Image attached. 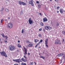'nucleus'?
Instances as JSON below:
<instances>
[{
  "label": "nucleus",
  "instance_id": "f257e3e1",
  "mask_svg": "<svg viewBox=\"0 0 65 65\" xmlns=\"http://www.w3.org/2000/svg\"><path fill=\"white\" fill-rule=\"evenodd\" d=\"M9 48L10 51H14V50L15 49V47L14 46L10 45L9 46Z\"/></svg>",
  "mask_w": 65,
  "mask_h": 65
},
{
  "label": "nucleus",
  "instance_id": "f03ea898",
  "mask_svg": "<svg viewBox=\"0 0 65 65\" xmlns=\"http://www.w3.org/2000/svg\"><path fill=\"white\" fill-rule=\"evenodd\" d=\"M0 53L2 56H4L5 57H7V55H6V53L4 51L1 52Z\"/></svg>",
  "mask_w": 65,
  "mask_h": 65
},
{
  "label": "nucleus",
  "instance_id": "7ed1b4c3",
  "mask_svg": "<svg viewBox=\"0 0 65 65\" xmlns=\"http://www.w3.org/2000/svg\"><path fill=\"white\" fill-rule=\"evenodd\" d=\"M54 44H61V42L60 40H55L54 42Z\"/></svg>",
  "mask_w": 65,
  "mask_h": 65
},
{
  "label": "nucleus",
  "instance_id": "20e7f679",
  "mask_svg": "<svg viewBox=\"0 0 65 65\" xmlns=\"http://www.w3.org/2000/svg\"><path fill=\"white\" fill-rule=\"evenodd\" d=\"M44 28L45 30H49L50 31V30L52 29V27L50 26H46Z\"/></svg>",
  "mask_w": 65,
  "mask_h": 65
},
{
  "label": "nucleus",
  "instance_id": "39448f33",
  "mask_svg": "<svg viewBox=\"0 0 65 65\" xmlns=\"http://www.w3.org/2000/svg\"><path fill=\"white\" fill-rule=\"evenodd\" d=\"M12 60L13 61H14V62H15L17 63H20L21 62V60L20 59L15 60L12 59Z\"/></svg>",
  "mask_w": 65,
  "mask_h": 65
},
{
  "label": "nucleus",
  "instance_id": "423d86ee",
  "mask_svg": "<svg viewBox=\"0 0 65 65\" xmlns=\"http://www.w3.org/2000/svg\"><path fill=\"white\" fill-rule=\"evenodd\" d=\"M34 1L33 0H30L28 2V3L29 4H31L32 6H34V4L33 3Z\"/></svg>",
  "mask_w": 65,
  "mask_h": 65
},
{
  "label": "nucleus",
  "instance_id": "0eeeda50",
  "mask_svg": "<svg viewBox=\"0 0 65 65\" xmlns=\"http://www.w3.org/2000/svg\"><path fill=\"white\" fill-rule=\"evenodd\" d=\"M19 4L20 5H21L22 4V5H27V4L26 3H24V2H22L21 1H19Z\"/></svg>",
  "mask_w": 65,
  "mask_h": 65
},
{
  "label": "nucleus",
  "instance_id": "6e6552de",
  "mask_svg": "<svg viewBox=\"0 0 65 65\" xmlns=\"http://www.w3.org/2000/svg\"><path fill=\"white\" fill-rule=\"evenodd\" d=\"M48 42V39H46L45 41V46L46 47H48V45H47V43Z\"/></svg>",
  "mask_w": 65,
  "mask_h": 65
},
{
  "label": "nucleus",
  "instance_id": "1a4fd4ad",
  "mask_svg": "<svg viewBox=\"0 0 65 65\" xmlns=\"http://www.w3.org/2000/svg\"><path fill=\"white\" fill-rule=\"evenodd\" d=\"M28 22L29 24L30 25H31V24H33V20H31V18H30L28 20Z\"/></svg>",
  "mask_w": 65,
  "mask_h": 65
},
{
  "label": "nucleus",
  "instance_id": "9d476101",
  "mask_svg": "<svg viewBox=\"0 0 65 65\" xmlns=\"http://www.w3.org/2000/svg\"><path fill=\"white\" fill-rule=\"evenodd\" d=\"M23 49H24V51H25V53H24V55H27V49L25 47H23Z\"/></svg>",
  "mask_w": 65,
  "mask_h": 65
},
{
  "label": "nucleus",
  "instance_id": "9b49d317",
  "mask_svg": "<svg viewBox=\"0 0 65 65\" xmlns=\"http://www.w3.org/2000/svg\"><path fill=\"white\" fill-rule=\"evenodd\" d=\"M43 22H46L48 21V20L47 19V18L45 17L43 18Z\"/></svg>",
  "mask_w": 65,
  "mask_h": 65
},
{
  "label": "nucleus",
  "instance_id": "f8f14e48",
  "mask_svg": "<svg viewBox=\"0 0 65 65\" xmlns=\"http://www.w3.org/2000/svg\"><path fill=\"white\" fill-rule=\"evenodd\" d=\"M8 26L9 28H12V24L11 23H9L8 25Z\"/></svg>",
  "mask_w": 65,
  "mask_h": 65
},
{
  "label": "nucleus",
  "instance_id": "ddd939ff",
  "mask_svg": "<svg viewBox=\"0 0 65 65\" xmlns=\"http://www.w3.org/2000/svg\"><path fill=\"white\" fill-rule=\"evenodd\" d=\"M28 47H32L33 46V44L32 43H30L28 45Z\"/></svg>",
  "mask_w": 65,
  "mask_h": 65
},
{
  "label": "nucleus",
  "instance_id": "4468645a",
  "mask_svg": "<svg viewBox=\"0 0 65 65\" xmlns=\"http://www.w3.org/2000/svg\"><path fill=\"white\" fill-rule=\"evenodd\" d=\"M63 53H60L58 55V57H62L63 56Z\"/></svg>",
  "mask_w": 65,
  "mask_h": 65
},
{
  "label": "nucleus",
  "instance_id": "2eb2a0df",
  "mask_svg": "<svg viewBox=\"0 0 65 65\" xmlns=\"http://www.w3.org/2000/svg\"><path fill=\"white\" fill-rule=\"evenodd\" d=\"M60 11L61 13H63V9H60Z\"/></svg>",
  "mask_w": 65,
  "mask_h": 65
},
{
  "label": "nucleus",
  "instance_id": "dca6fc26",
  "mask_svg": "<svg viewBox=\"0 0 65 65\" xmlns=\"http://www.w3.org/2000/svg\"><path fill=\"white\" fill-rule=\"evenodd\" d=\"M21 60L22 61H23V62H25L27 61L26 60L24 59V58H23L21 59Z\"/></svg>",
  "mask_w": 65,
  "mask_h": 65
},
{
  "label": "nucleus",
  "instance_id": "f3484780",
  "mask_svg": "<svg viewBox=\"0 0 65 65\" xmlns=\"http://www.w3.org/2000/svg\"><path fill=\"white\" fill-rule=\"evenodd\" d=\"M35 42H38V41H39V40H38V39H35Z\"/></svg>",
  "mask_w": 65,
  "mask_h": 65
},
{
  "label": "nucleus",
  "instance_id": "a211bd4d",
  "mask_svg": "<svg viewBox=\"0 0 65 65\" xmlns=\"http://www.w3.org/2000/svg\"><path fill=\"white\" fill-rule=\"evenodd\" d=\"M40 25H41V26H43L44 25V24H43V23H42V22H41L40 23Z\"/></svg>",
  "mask_w": 65,
  "mask_h": 65
},
{
  "label": "nucleus",
  "instance_id": "6ab92c4d",
  "mask_svg": "<svg viewBox=\"0 0 65 65\" xmlns=\"http://www.w3.org/2000/svg\"><path fill=\"white\" fill-rule=\"evenodd\" d=\"M18 47L20 48V47H21V45L20 44H18Z\"/></svg>",
  "mask_w": 65,
  "mask_h": 65
},
{
  "label": "nucleus",
  "instance_id": "aec40b11",
  "mask_svg": "<svg viewBox=\"0 0 65 65\" xmlns=\"http://www.w3.org/2000/svg\"><path fill=\"white\" fill-rule=\"evenodd\" d=\"M1 35L3 37H4V38H5V36H4V34H1Z\"/></svg>",
  "mask_w": 65,
  "mask_h": 65
},
{
  "label": "nucleus",
  "instance_id": "412c9836",
  "mask_svg": "<svg viewBox=\"0 0 65 65\" xmlns=\"http://www.w3.org/2000/svg\"><path fill=\"white\" fill-rule=\"evenodd\" d=\"M38 36L39 37H42L41 34H39L38 35Z\"/></svg>",
  "mask_w": 65,
  "mask_h": 65
},
{
  "label": "nucleus",
  "instance_id": "4be33fe9",
  "mask_svg": "<svg viewBox=\"0 0 65 65\" xmlns=\"http://www.w3.org/2000/svg\"><path fill=\"white\" fill-rule=\"evenodd\" d=\"M59 26V24L58 23H56V26L57 27H58Z\"/></svg>",
  "mask_w": 65,
  "mask_h": 65
},
{
  "label": "nucleus",
  "instance_id": "5701e85b",
  "mask_svg": "<svg viewBox=\"0 0 65 65\" xmlns=\"http://www.w3.org/2000/svg\"><path fill=\"white\" fill-rule=\"evenodd\" d=\"M42 41H43V40H42V39H41L40 40V41L39 42V43L40 44L41 42H42Z\"/></svg>",
  "mask_w": 65,
  "mask_h": 65
},
{
  "label": "nucleus",
  "instance_id": "b1692460",
  "mask_svg": "<svg viewBox=\"0 0 65 65\" xmlns=\"http://www.w3.org/2000/svg\"><path fill=\"white\" fill-rule=\"evenodd\" d=\"M40 58H42L43 59H44V57L43 56H40Z\"/></svg>",
  "mask_w": 65,
  "mask_h": 65
},
{
  "label": "nucleus",
  "instance_id": "393cba45",
  "mask_svg": "<svg viewBox=\"0 0 65 65\" xmlns=\"http://www.w3.org/2000/svg\"><path fill=\"white\" fill-rule=\"evenodd\" d=\"M21 65H27V64L26 63H21Z\"/></svg>",
  "mask_w": 65,
  "mask_h": 65
},
{
  "label": "nucleus",
  "instance_id": "a878e982",
  "mask_svg": "<svg viewBox=\"0 0 65 65\" xmlns=\"http://www.w3.org/2000/svg\"><path fill=\"white\" fill-rule=\"evenodd\" d=\"M39 44H40L39 43H37L36 46H35V47H36L38 45H39Z\"/></svg>",
  "mask_w": 65,
  "mask_h": 65
},
{
  "label": "nucleus",
  "instance_id": "bb28decb",
  "mask_svg": "<svg viewBox=\"0 0 65 65\" xmlns=\"http://www.w3.org/2000/svg\"><path fill=\"white\" fill-rule=\"evenodd\" d=\"M34 63L33 62H31L30 63L29 65H33Z\"/></svg>",
  "mask_w": 65,
  "mask_h": 65
},
{
  "label": "nucleus",
  "instance_id": "cd10ccee",
  "mask_svg": "<svg viewBox=\"0 0 65 65\" xmlns=\"http://www.w3.org/2000/svg\"><path fill=\"white\" fill-rule=\"evenodd\" d=\"M5 10L7 12H8V11H9V10L7 9H5Z\"/></svg>",
  "mask_w": 65,
  "mask_h": 65
},
{
  "label": "nucleus",
  "instance_id": "c85d7f7f",
  "mask_svg": "<svg viewBox=\"0 0 65 65\" xmlns=\"http://www.w3.org/2000/svg\"><path fill=\"white\" fill-rule=\"evenodd\" d=\"M62 33L64 35H65V31H64L62 32Z\"/></svg>",
  "mask_w": 65,
  "mask_h": 65
},
{
  "label": "nucleus",
  "instance_id": "c756f323",
  "mask_svg": "<svg viewBox=\"0 0 65 65\" xmlns=\"http://www.w3.org/2000/svg\"><path fill=\"white\" fill-rule=\"evenodd\" d=\"M24 29H22V33H24Z\"/></svg>",
  "mask_w": 65,
  "mask_h": 65
},
{
  "label": "nucleus",
  "instance_id": "7c9ffc66",
  "mask_svg": "<svg viewBox=\"0 0 65 65\" xmlns=\"http://www.w3.org/2000/svg\"><path fill=\"white\" fill-rule=\"evenodd\" d=\"M60 7H59V6L57 7V10H59L60 9Z\"/></svg>",
  "mask_w": 65,
  "mask_h": 65
},
{
  "label": "nucleus",
  "instance_id": "2f4dec72",
  "mask_svg": "<svg viewBox=\"0 0 65 65\" xmlns=\"http://www.w3.org/2000/svg\"><path fill=\"white\" fill-rule=\"evenodd\" d=\"M3 9H4V8H2L1 9V11H2L3 10Z\"/></svg>",
  "mask_w": 65,
  "mask_h": 65
},
{
  "label": "nucleus",
  "instance_id": "473e14b6",
  "mask_svg": "<svg viewBox=\"0 0 65 65\" xmlns=\"http://www.w3.org/2000/svg\"><path fill=\"white\" fill-rule=\"evenodd\" d=\"M3 21V19H2L1 20V23H2V22Z\"/></svg>",
  "mask_w": 65,
  "mask_h": 65
},
{
  "label": "nucleus",
  "instance_id": "72a5a7b5",
  "mask_svg": "<svg viewBox=\"0 0 65 65\" xmlns=\"http://www.w3.org/2000/svg\"><path fill=\"white\" fill-rule=\"evenodd\" d=\"M37 3V4H39V1H37L36 2Z\"/></svg>",
  "mask_w": 65,
  "mask_h": 65
},
{
  "label": "nucleus",
  "instance_id": "f704fd0d",
  "mask_svg": "<svg viewBox=\"0 0 65 65\" xmlns=\"http://www.w3.org/2000/svg\"><path fill=\"white\" fill-rule=\"evenodd\" d=\"M39 30L40 31H42V28H40L39 29Z\"/></svg>",
  "mask_w": 65,
  "mask_h": 65
},
{
  "label": "nucleus",
  "instance_id": "c9c22d12",
  "mask_svg": "<svg viewBox=\"0 0 65 65\" xmlns=\"http://www.w3.org/2000/svg\"><path fill=\"white\" fill-rule=\"evenodd\" d=\"M62 60H60V64L62 63Z\"/></svg>",
  "mask_w": 65,
  "mask_h": 65
},
{
  "label": "nucleus",
  "instance_id": "e433bc0d",
  "mask_svg": "<svg viewBox=\"0 0 65 65\" xmlns=\"http://www.w3.org/2000/svg\"><path fill=\"white\" fill-rule=\"evenodd\" d=\"M40 15H41V16H42V15H43L42 14H41V13H40Z\"/></svg>",
  "mask_w": 65,
  "mask_h": 65
},
{
  "label": "nucleus",
  "instance_id": "4c0bfd02",
  "mask_svg": "<svg viewBox=\"0 0 65 65\" xmlns=\"http://www.w3.org/2000/svg\"><path fill=\"white\" fill-rule=\"evenodd\" d=\"M5 38H6V39H7V38H8V37H7V36H5Z\"/></svg>",
  "mask_w": 65,
  "mask_h": 65
},
{
  "label": "nucleus",
  "instance_id": "58836bf2",
  "mask_svg": "<svg viewBox=\"0 0 65 65\" xmlns=\"http://www.w3.org/2000/svg\"><path fill=\"white\" fill-rule=\"evenodd\" d=\"M14 65H19V64L18 63H15L14 64Z\"/></svg>",
  "mask_w": 65,
  "mask_h": 65
},
{
  "label": "nucleus",
  "instance_id": "ea45409f",
  "mask_svg": "<svg viewBox=\"0 0 65 65\" xmlns=\"http://www.w3.org/2000/svg\"><path fill=\"white\" fill-rule=\"evenodd\" d=\"M4 41L6 43V42H7L8 41L7 40H6V41Z\"/></svg>",
  "mask_w": 65,
  "mask_h": 65
},
{
  "label": "nucleus",
  "instance_id": "a19ab883",
  "mask_svg": "<svg viewBox=\"0 0 65 65\" xmlns=\"http://www.w3.org/2000/svg\"><path fill=\"white\" fill-rule=\"evenodd\" d=\"M24 58H25V59H26V56H24Z\"/></svg>",
  "mask_w": 65,
  "mask_h": 65
},
{
  "label": "nucleus",
  "instance_id": "79ce46f5",
  "mask_svg": "<svg viewBox=\"0 0 65 65\" xmlns=\"http://www.w3.org/2000/svg\"><path fill=\"white\" fill-rule=\"evenodd\" d=\"M18 43H20V40H18Z\"/></svg>",
  "mask_w": 65,
  "mask_h": 65
},
{
  "label": "nucleus",
  "instance_id": "37998d69",
  "mask_svg": "<svg viewBox=\"0 0 65 65\" xmlns=\"http://www.w3.org/2000/svg\"><path fill=\"white\" fill-rule=\"evenodd\" d=\"M28 55H30V53H28Z\"/></svg>",
  "mask_w": 65,
  "mask_h": 65
},
{
  "label": "nucleus",
  "instance_id": "c03bdc74",
  "mask_svg": "<svg viewBox=\"0 0 65 65\" xmlns=\"http://www.w3.org/2000/svg\"><path fill=\"white\" fill-rule=\"evenodd\" d=\"M55 1L56 2H58V0H55Z\"/></svg>",
  "mask_w": 65,
  "mask_h": 65
},
{
  "label": "nucleus",
  "instance_id": "a18cd8bd",
  "mask_svg": "<svg viewBox=\"0 0 65 65\" xmlns=\"http://www.w3.org/2000/svg\"><path fill=\"white\" fill-rule=\"evenodd\" d=\"M57 13H59V11L58 10L57 11Z\"/></svg>",
  "mask_w": 65,
  "mask_h": 65
},
{
  "label": "nucleus",
  "instance_id": "49530a36",
  "mask_svg": "<svg viewBox=\"0 0 65 65\" xmlns=\"http://www.w3.org/2000/svg\"><path fill=\"white\" fill-rule=\"evenodd\" d=\"M43 31H44V32H45V29H43Z\"/></svg>",
  "mask_w": 65,
  "mask_h": 65
},
{
  "label": "nucleus",
  "instance_id": "de8ad7c7",
  "mask_svg": "<svg viewBox=\"0 0 65 65\" xmlns=\"http://www.w3.org/2000/svg\"><path fill=\"white\" fill-rule=\"evenodd\" d=\"M34 63L35 65H36V62H34Z\"/></svg>",
  "mask_w": 65,
  "mask_h": 65
},
{
  "label": "nucleus",
  "instance_id": "09e8293b",
  "mask_svg": "<svg viewBox=\"0 0 65 65\" xmlns=\"http://www.w3.org/2000/svg\"><path fill=\"white\" fill-rule=\"evenodd\" d=\"M38 48H41V47H38Z\"/></svg>",
  "mask_w": 65,
  "mask_h": 65
},
{
  "label": "nucleus",
  "instance_id": "8fccbe9b",
  "mask_svg": "<svg viewBox=\"0 0 65 65\" xmlns=\"http://www.w3.org/2000/svg\"><path fill=\"white\" fill-rule=\"evenodd\" d=\"M1 41V39L0 38V42Z\"/></svg>",
  "mask_w": 65,
  "mask_h": 65
},
{
  "label": "nucleus",
  "instance_id": "3c124183",
  "mask_svg": "<svg viewBox=\"0 0 65 65\" xmlns=\"http://www.w3.org/2000/svg\"><path fill=\"white\" fill-rule=\"evenodd\" d=\"M17 52H19V50H17Z\"/></svg>",
  "mask_w": 65,
  "mask_h": 65
},
{
  "label": "nucleus",
  "instance_id": "603ef678",
  "mask_svg": "<svg viewBox=\"0 0 65 65\" xmlns=\"http://www.w3.org/2000/svg\"><path fill=\"white\" fill-rule=\"evenodd\" d=\"M63 42H64V39H63Z\"/></svg>",
  "mask_w": 65,
  "mask_h": 65
},
{
  "label": "nucleus",
  "instance_id": "864d4df0",
  "mask_svg": "<svg viewBox=\"0 0 65 65\" xmlns=\"http://www.w3.org/2000/svg\"><path fill=\"white\" fill-rule=\"evenodd\" d=\"M5 21H7V19H5Z\"/></svg>",
  "mask_w": 65,
  "mask_h": 65
},
{
  "label": "nucleus",
  "instance_id": "5fc2aeb1",
  "mask_svg": "<svg viewBox=\"0 0 65 65\" xmlns=\"http://www.w3.org/2000/svg\"><path fill=\"white\" fill-rule=\"evenodd\" d=\"M50 1H51V2H52V0H50Z\"/></svg>",
  "mask_w": 65,
  "mask_h": 65
},
{
  "label": "nucleus",
  "instance_id": "6e6d98bb",
  "mask_svg": "<svg viewBox=\"0 0 65 65\" xmlns=\"http://www.w3.org/2000/svg\"><path fill=\"white\" fill-rule=\"evenodd\" d=\"M1 43H2V42L1 41Z\"/></svg>",
  "mask_w": 65,
  "mask_h": 65
},
{
  "label": "nucleus",
  "instance_id": "4d7b16f0",
  "mask_svg": "<svg viewBox=\"0 0 65 65\" xmlns=\"http://www.w3.org/2000/svg\"><path fill=\"white\" fill-rule=\"evenodd\" d=\"M42 65V64H40V65Z\"/></svg>",
  "mask_w": 65,
  "mask_h": 65
},
{
  "label": "nucleus",
  "instance_id": "13d9d810",
  "mask_svg": "<svg viewBox=\"0 0 65 65\" xmlns=\"http://www.w3.org/2000/svg\"><path fill=\"white\" fill-rule=\"evenodd\" d=\"M8 19H10V18H8Z\"/></svg>",
  "mask_w": 65,
  "mask_h": 65
},
{
  "label": "nucleus",
  "instance_id": "bf43d9fd",
  "mask_svg": "<svg viewBox=\"0 0 65 65\" xmlns=\"http://www.w3.org/2000/svg\"><path fill=\"white\" fill-rule=\"evenodd\" d=\"M28 42H29V41H28Z\"/></svg>",
  "mask_w": 65,
  "mask_h": 65
}]
</instances>
